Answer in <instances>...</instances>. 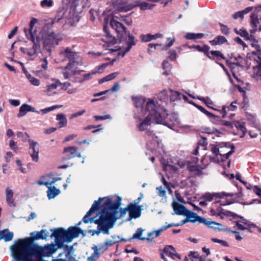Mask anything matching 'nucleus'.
Wrapping results in <instances>:
<instances>
[{
  "mask_svg": "<svg viewBox=\"0 0 261 261\" xmlns=\"http://www.w3.org/2000/svg\"><path fill=\"white\" fill-rule=\"evenodd\" d=\"M210 54L217 57H220L223 59H225L224 56L219 50H211Z\"/></svg>",
  "mask_w": 261,
  "mask_h": 261,
  "instance_id": "nucleus-60",
  "label": "nucleus"
},
{
  "mask_svg": "<svg viewBox=\"0 0 261 261\" xmlns=\"http://www.w3.org/2000/svg\"><path fill=\"white\" fill-rule=\"evenodd\" d=\"M227 39L223 36H218L213 40L210 41L212 45H218L224 44L227 42Z\"/></svg>",
  "mask_w": 261,
  "mask_h": 261,
  "instance_id": "nucleus-37",
  "label": "nucleus"
},
{
  "mask_svg": "<svg viewBox=\"0 0 261 261\" xmlns=\"http://www.w3.org/2000/svg\"><path fill=\"white\" fill-rule=\"evenodd\" d=\"M208 227L213 228L215 230H221L222 224L220 223H216L214 221H208L204 219V223H203Z\"/></svg>",
  "mask_w": 261,
  "mask_h": 261,
  "instance_id": "nucleus-38",
  "label": "nucleus"
},
{
  "mask_svg": "<svg viewBox=\"0 0 261 261\" xmlns=\"http://www.w3.org/2000/svg\"><path fill=\"white\" fill-rule=\"evenodd\" d=\"M60 86H61V89L62 90L67 91L69 89V87L71 86V84L69 82L61 83Z\"/></svg>",
  "mask_w": 261,
  "mask_h": 261,
  "instance_id": "nucleus-63",
  "label": "nucleus"
},
{
  "mask_svg": "<svg viewBox=\"0 0 261 261\" xmlns=\"http://www.w3.org/2000/svg\"><path fill=\"white\" fill-rule=\"evenodd\" d=\"M195 106L198 108L199 110L206 115L207 116L210 117L214 116L213 114L207 111L203 107L197 105H195Z\"/></svg>",
  "mask_w": 261,
  "mask_h": 261,
  "instance_id": "nucleus-51",
  "label": "nucleus"
},
{
  "mask_svg": "<svg viewBox=\"0 0 261 261\" xmlns=\"http://www.w3.org/2000/svg\"><path fill=\"white\" fill-rule=\"evenodd\" d=\"M17 137L21 138L23 141H28V140H30L29 139V136L26 133H23L22 132H17Z\"/></svg>",
  "mask_w": 261,
  "mask_h": 261,
  "instance_id": "nucleus-49",
  "label": "nucleus"
},
{
  "mask_svg": "<svg viewBox=\"0 0 261 261\" xmlns=\"http://www.w3.org/2000/svg\"><path fill=\"white\" fill-rule=\"evenodd\" d=\"M13 237V232L9 231L8 229L0 231V238H2V240L3 239L6 242L12 240Z\"/></svg>",
  "mask_w": 261,
  "mask_h": 261,
  "instance_id": "nucleus-32",
  "label": "nucleus"
},
{
  "mask_svg": "<svg viewBox=\"0 0 261 261\" xmlns=\"http://www.w3.org/2000/svg\"><path fill=\"white\" fill-rule=\"evenodd\" d=\"M197 98L201 101H202L205 104L210 108L215 110L219 111L220 110H217L213 107H212L211 106L213 104V101L208 97H197Z\"/></svg>",
  "mask_w": 261,
  "mask_h": 261,
  "instance_id": "nucleus-41",
  "label": "nucleus"
},
{
  "mask_svg": "<svg viewBox=\"0 0 261 261\" xmlns=\"http://www.w3.org/2000/svg\"><path fill=\"white\" fill-rule=\"evenodd\" d=\"M204 36V34L202 33H189L186 35V38L189 40L197 39L202 38Z\"/></svg>",
  "mask_w": 261,
  "mask_h": 261,
  "instance_id": "nucleus-44",
  "label": "nucleus"
},
{
  "mask_svg": "<svg viewBox=\"0 0 261 261\" xmlns=\"http://www.w3.org/2000/svg\"><path fill=\"white\" fill-rule=\"evenodd\" d=\"M28 112H35V108L27 104H23L20 108L19 113L17 114V117H22Z\"/></svg>",
  "mask_w": 261,
  "mask_h": 261,
  "instance_id": "nucleus-26",
  "label": "nucleus"
},
{
  "mask_svg": "<svg viewBox=\"0 0 261 261\" xmlns=\"http://www.w3.org/2000/svg\"><path fill=\"white\" fill-rule=\"evenodd\" d=\"M156 190H158V195L162 198H166V192L165 190L162 187H159L156 188Z\"/></svg>",
  "mask_w": 261,
  "mask_h": 261,
  "instance_id": "nucleus-48",
  "label": "nucleus"
},
{
  "mask_svg": "<svg viewBox=\"0 0 261 261\" xmlns=\"http://www.w3.org/2000/svg\"><path fill=\"white\" fill-rule=\"evenodd\" d=\"M170 99L172 101L180 100L181 99H185L186 98V96H185L183 94H181V93L176 91L170 90Z\"/></svg>",
  "mask_w": 261,
  "mask_h": 261,
  "instance_id": "nucleus-31",
  "label": "nucleus"
},
{
  "mask_svg": "<svg viewBox=\"0 0 261 261\" xmlns=\"http://www.w3.org/2000/svg\"><path fill=\"white\" fill-rule=\"evenodd\" d=\"M28 141L30 143L29 153L33 161L37 162L39 159V144L38 142L33 140H28Z\"/></svg>",
  "mask_w": 261,
  "mask_h": 261,
  "instance_id": "nucleus-16",
  "label": "nucleus"
},
{
  "mask_svg": "<svg viewBox=\"0 0 261 261\" xmlns=\"http://www.w3.org/2000/svg\"><path fill=\"white\" fill-rule=\"evenodd\" d=\"M142 205H137L136 200H134L132 203L128 205L126 210L129 213V220L132 219H137L140 217L141 211L142 210Z\"/></svg>",
  "mask_w": 261,
  "mask_h": 261,
  "instance_id": "nucleus-12",
  "label": "nucleus"
},
{
  "mask_svg": "<svg viewBox=\"0 0 261 261\" xmlns=\"http://www.w3.org/2000/svg\"><path fill=\"white\" fill-rule=\"evenodd\" d=\"M94 118L96 120H103L112 119V117L110 115H105L104 116H94Z\"/></svg>",
  "mask_w": 261,
  "mask_h": 261,
  "instance_id": "nucleus-54",
  "label": "nucleus"
},
{
  "mask_svg": "<svg viewBox=\"0 0 261 261\" xmlns=\"http://www.w3.org/2000/svg\"><path fill=\"white\" fill-rule=\"evenodd\" d=\"M165 255L172 259H174L175 257L180 259V255L176 252L175 249L171 245L166 246L164 248L163 253H161V258L165 261H168L167 258L165 257Z\"/></svg>",
  "mask_w": 261,
  "mask_h": 261,
  "instance_id": "nucleus-14",
  "label": "nucleus"
},
{
  "mask_svg": "<svg viewBox=\"0 0 261 261\" xmlns=\"http://www.w3.org/2000/svg\"><path fill=\"white\" fill-rule=\"evenodd\" d=\"M156 112V115L158 117L162 118L163 123H159V124H162L164 125H166L169 127L171 128L174 125L178 123V117L175 114H167L166 110L161 107L156 101V109H155Z\"/></svg>",
  "mask_w": 261,
  "mask_h": 261,
  "instance_id": "nucleus-9",
  "label": "nucleus"
},
{
  "mask_svg": "<svg viewBox=\"0 0 261 261\" xmlns=\"http://www.w3.org/2000/svg\"><path fill=\"white\" fill-rule=\"evenodd\" d=\"M60 179H61V178H54L53 179V180L51 181H50V182L45 181L43 183V185H45L46 187H47L48 189H49V188H53V187H51V185L55 183V182H56L58 180H60Z\"/></svg>",
  "mask_w": 261,
  "mask_h": 261,
  "instance_id": "nucleus-56",
  "label": "nucleus"
},
{
  "mask_svg": "<svg viewBox=\"0 0 261 261\" xmlns=\"http://www.w3.org/2000/svg\"><path fill=\"white\" fill-rule=\"evenodd\" d=\"M154 6L153 4H150L146 2H142L139 5L141 10L143 11L152 9Z\"/></svg>",
  "mask_w": 261,
  "mask_h": 261,
  "instance_id": "nucleus-46",
  "label": "nucleus"
},
{
  "mask_svg": "<svg viewBox=\"0 0 261 261\" xmlns=\"http://www.w3.org/2000/svg\"><path fill=\"white\" fill-rule=\"evenodd\" d=\"M118 75V72H114V73H111V74L107 75L106 76H105V80H106L107 82L112 80L114 79L115 77H116V76Z\"/></svg>",
  "mask_w": 261,
  "mask_h": 261,
  "instance_id": "nucleus-57",
  "label": "nucleus"
},
{
  "mask_svg": "<svg viewBox=\"0 0 261 261\" xmlns=\"http://www.w3.org/2000/svg\"><path fill=\"white\" fill-rule=\"evenodd\" d=\"M132 100L137 108L140 109L144 115H147L146 118L137 125L140 131H144L152 123L159 124L163 123V121L156 115V101L154 99H145L143 97H133Z\"/></svg>",
  "mask_w": 261,
  "mask_h": 261,
  "instance_id": "nucleus-2",
  "label": "nucleus"
},
{
  "mask_svg": "<svg viewBox=\"0 0 261 261\" xmlns=\"http://www.w3.org/2000/svg\"><path fill=\"white\" fill-rule=\"evenodd\" d=\"M37 22V19L34 18H32V19H31V21H30V29H29V30H28L26 29L27 31L28 32H31V33H33V32H32L33 28V27H34V26L35 24ZM24 29H25V28Z\"/></svg>",
  "mask_w": 261,
  "mask_h": 261,
  "instance_id": "nucleus-59",
  "label": "nucleus"
},
{
  "mask_svg": "<svg viewBox=\"0 0 261 261\" xmlns=\"http://www.w3.org/2000/svg\"><path fill=\"white\" fill-rule=\"evenodd\" d=\"M77 148L74 146L65 147L64 149V153L68 159H71L75 157L81 158V154L77 152Z\"/></svg>",
  "mask_w": 261,
  "mask_h": 261,
  "instance_id": "nucleus-17",
  "label": "nucleus"
},
{
  "mask_svg": "<svg viewBox=\"0 0 261 261\" xmlns=\"http://www.w3.org/2000/svg\"><path fill=\"white\" fill-rule=\"evenodd\" d=\"M56 240L57 244H48L43 247H40L33 244L31 238H27L20 240L25 244L29 245L32 251L36 254V257H42L44 256H50L56 252L58 248L61 247L62 244L61 241Z\"/></svg>",
  "mask_w": 261,
  "mask_h": 261,
  "instance_id": "nucleus-5",
  "label": "nucleus"
},
{
  "mask_svg": "<svg viewBox=\"0 0 261 261\" xmlns=\"http://www.w3.org/2000/svg\"><path fill=\"white\" fill-rule=\"evenodd\" d=\"M96 248L97 249V252L101 251V252H103L106 250L108 249V247L107 246V245H105V243L101 244L99 245L98 247L96 246Z\"/></svg>",
  "mask_w": 261,
  "mask_h": 261,
  "instance_id": "nucleus-61",
  "label": "nucleus"
},
{
  "mask_svg": "<svg viewBox=\"0 0 261 261\" xmlns=\"http://www.w3.org/2000/svg\"><path fill=\"white\" fill-rule=\"evenodd\" d=\"M83 233V231L81 228L71 226L67 230L61 228L55 229L51 236L62 244L64 242H71L74 238L78 237Z\"/></svg>",
  "mask_w": 261,
  "mask_h": 261,
  "instance_id": "nucleus-6",
  "label": "nucleus"
},
{
  "mask_svg": "<svg viewBox=\"0 0 261 261\" xmlns=\"http://www.w3.org/2000/svg\"><path fill=\"white\" fill-rule=\"evenodd\" d=\"M13 191L10 189L8 187L6 189V201L9 205L11 206H14L15 203L14 201L13 197Z\"/></svg>",
  "mask_w": 261,
  "mask_h": 261,
  "instance_id": "nucleus-29",
  "label": "nucleus"
},
{
  "mask_svg": "<svg viewBox=\"0 0 261 261\" xmlns=\"http://www.w3.org/2000/svg\"><path fill=\"white\" fill-rule=\"evenodd\" d=\"M174 213L178 215L185 216L188 210L183 205L177 202L173 201L172 203Z\"/></svg>",
  "mask_w": 261,
  "mask_h": 261,
  "instance_id": "nucleus-24",
  "label": "nucleus"
},
{
  "mask_svg": "<svg viewBox=\"0 0 261 261\" xmlns=\"http://www.w3.org/2000/svg\"><path fill=\"white\" fill-rule=\"evenodd\" d=\"M62 54L69 59V63L63 71L64 77L71 80L74 75L79 74L78 68L82 65L81 59L76 53L68 47L64 48Z\"/></svg>",
  "mask_w": 261,
  "mask_h": 261,
  "instance_id": "nucleus-4",
  "label": "nucleus"
},
{
  "mask_svg": "<svg viewBox=\"0 0 261 261\" xmlns=\"http://www.w3.org/2000/svg\"><path fill=\"white\" fill-rule=\"evenodd\" d=\"M252 7H247L244 10L241 11H238L237 13H234L233 15V18L234 19H237L238 18H243L245 15L248 14L249 12L252 11Z\"/></svg>",
  "mask_w": 261,
  "mask_h": 261,
  "instance_id": "nucleus-35",
  "label": "nucleus"
},
{
  "mask_svg": "<svg viewBox=\"0 0 261 261\" xmlns=\"http://www.w3.org/2000/svg\"><path fill=\"white\" fill-rule=\"evenodd\" d=\"M61 84V82L59 80L53 78L46 82L43 91L46 95L52 96L56 94L55 90Z\"/></svg>",
  "mask_w": 261,
  "mask_h": 261,
  "instance_id": "nucleus-11",
  "label": "nucleus"
},
{
  "mask_svg": "<svg viewBox=\"0 0 261 261\" xmlns=\"http://www.w3.org/2000/svg\"><path fill=\"white\" fill-rule=\"evenodd\" d=\"M220 149V147L218 148L216 146H213L211 148V151L212 152L215 154L216 157L217 158L218 161H220V157H219V151Z\"/></svg>",
  "mask_w": 261,
  "mask_h": 261,
  "instance_id": "nucleus-53",
  "label": "nucleus"
},
{
  "mask_svg": "<svg viewBox=\"0 0 261 261\" xmlns=\"http://www.w3.org/2000/svg\"><path fill=\"white\" fill-rule=\"evenodd\" d=\"M60 193V191L55 187H53L52 188H49L47 191V196L49 199L54 198Z\"/></svg>",
  "mask_w": 261,
  "mask_h": 261,
  "instance_id": "nucleus-39",
  "label": "nucleus"
},
{
  "mask_svg": "<svg viewBox=\"0 0 261 261\" xmlns=\"http://www.w3.org/2000/svg\"><path fill=\"white\" fill-rule=\"evenodd\" d=\"M221 27V31L222 34L224 35H228L229 34V29L226 26L221 23H219Z\"/></svg>",
  "mask_w": 261,
  "mask_h": 261,
  "instance_id": "nucleus-55",
  "label": "nucleus"
},
{
  "mask_svg": "<svg viewBox=\"0 0 261 261\" xmlns=\"http://www.w3.org/2000/svg\"><path fill=\"white\" fill-rule=\"evenodd\" d=\"M234 31L236 34L240 35L241 36L243 37L246 39H249V33L246 30L242 29L238 30L237 29L235 28Z\"/></svg>",
  "mask_w": 261,
  "mask_h": 261,
  "instance_id": "nucleus-45",
  "label": "nucleus"
},
{
  "mask_svg": "<svg viewBox=\"0 0 261 261\" xmlns=\"http://www.w3.org/2000/svg\"><path fill=\"white\" fill-rule=\"evenodd\" d=\"M79 71V74L74 75L70 80L71 81L75 83H82L86 80L90 79L92 75L97 73V72L92 71L87 74L81 75L80 73L81 71L80 70Z\"/></svg>",
  "mask_w": 261,
  "mask_h": 261,
  "instance_id": "nucleus-22",
  "label": "nucleus"
},
{
  "mask_svg": "<svg viewBox=\"0 0 261 261\" xmlns=\"http://www.w3.org/2000/svg\"><path fill=\"white\" fill-rule=\"evenodd\" d=\"M24 73L30 83L34 86H39L40 85V82L39 79L33 76L25 69H23Z\"/></svg>",
  "mask_w": 261,
  "mask_h": 261,
  "instance_id": "nucleus-33",
  "label": "nucleus"
},
{
  "mask_svg": "<svg viewBox=\"0 0 261 261\" xmlns=\"http://www.w3.org/2000/svg\"><path fill=\"white\" fill-rule=\"evenodd\" d=\"M24 32L26 37L32 41V45L30 47H20L21 51L30 57L37 56L38 54V50L40 48V38L39 37L35 38L33 33L28 32L26 29H24Z\"/></svg>",
  "mask_w": 261,
  "mask_h": 261,
  "instance_id": "nucleus-8",
  "label": "nucleus"
},
{
  "mask_svg": "<svg viewBox=\"0 0 261 261\" xmlns=\"http://www.w3.org/2000/svg\"><path fill=\"white\" fill-rule=\"evenodd\" d=\"M66 10L64 8H60L57 15L58 20L63 18L65 15Z\"/></svg>",
  "mask_w": 261,
  "mask_h": 261,
  "instance_id": "nucleus-52",
  "label": "nucleus"
},
{
  "mask_svg": "<svg viewBox=\"0 0 261 261\" xmlns=\"http://www.w3.org/2000/svg\"><path fill=\"white\" fill-rule=\"evenodd\" d=\"M222 124L231 128L235 126L236 128L240 129L243 133H245L246 131V128L244 124L237 121H231L224 120L222 122Z\"/></svg>",
  "mask_w": 261,
  "mask_h": 261,
  "instance_id": "nucleus-23",
  "label": "nucleus"
},
{
  "mask_svg": "<svg viewBox=\"0 0 261 261\" xmlns=\"http://www.w3.org/2000/svg\"><path fill=\"white\" fill-rule=\"evenodd\" d=\"M257 65L252 68V76L255 80L261 81V58L258 56L255 59Z\"/></svg>",
  "mask_w": 261,
  "mask_h": 261,
  "instance_id": "nucleus-18",
  "label": "nucleus"
},
{
  "mask_svg": "<svg viewBox=\"0 0 261 261\" xmlns=\"http://www.w3.org/2000/svg\"><path fill=\"white\" fill-rule=\"evenodd\" d=\"M258 23V20L257 16L255 14H252L250 16V24L252 29L250 30L251 34H254L256 31Z\"/></svg>",
  "mask_w": 261,
  "mask_h": 261,
  "instance_id": "nucleus-30",
  "label": "nucleus"
},
{
  "mask_svg": "<svg viewBox=\"0 0 261 261\" xmlns=\"http://www.w3.org/2000/svg\"><path fill=\"white\" fill-rule=\"evenodd\" d=\"M168 41L169 42L165 45V47L163 48L164 49L167 50L173 45V42H174V38H168Z\"/></svg>",
  "mask_w": 261,
  "mask_h": 261,
  "instance_id": "nucleus-62",
  "label": "nucleus"
},
{
  "mask_svg": "<svg viewBox=\"0 0 261 261\" xmlns=\"http://www.w3.org/2000/svg\"><path fill=\"white\" fill-rule=\"evenodd\" d=\"M62 106L60 105H56V106H53L50 107L46 108L44 109L41 110V111L42 112L43 114H45L51 111L54 110L56 109L61 108Z\"/></svg>",
  "mask_w": 261,
  "mask_h": 261,
  "instance_id": "nucleus-50",
  "label": "nucleus"
},
{
  "mask_svg": "<svg viewBox=\"0 0 261 261\" xmlns=\"http://www.w3.org/2000/svg\"><path fill=\"white\" fill-rule=\"evenodd\" d=\"M225 196L226 197H232L234 196V194L232 193H226L225 192H220V193H211L209 192L205 193L204 194L202 195V198L205 200L206 201L211 202L214 199L217 198H223Z\"/></svg>",
  "mask_w": 261,
  "mask_h": 261,
  "instance_id": "nucleus-13",
  "label": "nucleus"
},
{
  "mask_svg": "<svg viewBox=\"0 0 261 261\" xmlns=\"http://www.w3.org/2000/svg\"><path fill=\"white\" fill-rule=\"evenodd\" d=\"M103 199V198H99L98 200H96L93 203L90 209L87 212L86 215L83 219V221L87 223L90 221L89 217L97 210L98 209L99 206L101 201Z\"/></svg>",
  "mask_w": 261,
  "mask_h": 261,
  "instance_id": "nucleus-20",
  "label": "nucleus"
},
{
  "mask_svg": "<svg viewBox=\"0 0 261 261\" xmlns=\"http://www.w3.org/2000/svg\"><path fill=\"white\" fill-rule=\"evenodd\" d=\"M187 168L193 176H200L202 174V168L198 166L189 165Z\"/></svg>",
  "mask_w": 261,
  "mask_h": 261,
  "instance_id": "nucleus-27",
  "label": "nucleus"
},
{
  "mask_svg": "<svg viewBox=\"0 0 261 261\" xmlns=\"http://www.w3.org/2000/svg\"><path fill=\"white\" fill-rule=\"evenodd\" d=\"M162 34L160 33H157L154 35H151L149 34H146L145 35H142L141 36V39L144 42H149L153 39H155L159 38L162 37Z\"/></svg>",
  "mask_w": 261,
  "mask_h": 261,
  "instance_id": "nucleus-34",
  "label": "nucleus"
},
{
  "mask_svg": "<svg viewBox=\"0 0 261 261\" xmlns=\"http://www.w3.org/2000/svg\"><path fill=\"white\" fill-rule=\"evenodd\" d=\"M185 216L188 218L189 222L192 223L198 222L199 223H204V219L191 211H188Z\"/></svg>",
  "mask_w": 261,
  "mask_h": 261,
  "instance_id": "nucleus-21",
  "label": "nucleus"
},
{
  "mask_svg": "<svg viewBox=\"0 0 261 261\" xmlns=\"http://www.w3.org/2000/svg\"><path fill=\"white\" fill-rule=\"evenodd\" d=\"M120 200L118 201H112L110 199L104 203L105 208L102 210L98 219L95 223L97 224V230H90L92 236L99 235L100 232L109 234V230L114 227L116 220L119 218Z\"/></svg>",
  "mask_w": 261,
  "mask_h": 261,
  "instance_id": "nucleus-1",
  "label": "nucleus"
},
{
  "mask_svg": "<svg viewBox=\"0 0 261 261\" xmlns=\"http://www.w3.org/2000/svg\"><path fill=\"white\" fill-rule=\"evenodd\" d=\"M10 249L15 261H43L41 257H36L30 246L20 240L11 246Z\"/></svg>",
  "mask_w": 261,
  "mask_h": 261,
  "instance_id": "nucleus-3",
  "label": "nucleus"
},
{
  "mask_svg": "<svg viewBox=\"0 0 261 261\" xmlns=\"http://www.w3.org/2000/svg\"><path fill=\"white\" fill-rule=\"evenodd\" d=\"M129 1V0H120L117 8V11L120 12H125L132 10L135 5Z\"/></svg>",
  "mask_w": 261,
  "mask_h": 261,
  "instance_id": "nucleus-19",
  "label": "nucleus"
},
{
  "mask_svg": "<svg viewBox=\"0 0 261 261\" xmlns=\"http://www.w3.org/2000/svg\"><path fill=\"white\" fill-rule=\"evenodd\" d=\"M109 64L105 63L102 64L101 66H99L97 68V70L95 71L94 72H97V73H100L102 72V71L108 66Z\"/></svg>",
  "mask_w": 261,
  "mask_h": 261,
  "instance_id": "nucleus-64",
  "label": "nucleus"
},
{
  "mask_svg": "<svg viewBox=\"0 0 261 261\" xmlns=\"http://www.w3.org/2000/svg\"><path fill=\"white\" fill-rule=\"evenodd\" d=\"M144 231V230L141 228H138L137 230H136V232L133 234L131 239H138L140 240H148L147 237L145 238V237H141L142 234Z\"/></svg>",
  "mask_w": 261,
  "mask_h": 261,
  "instance_id": "nucleus-42",
  "label": "nucleus"
},
{
  "mask_svg": "<svg viewBox=\"0 0 261 261\" xmlns=\"http://www.w3.org/2000/svg\"><path fill=\"white\" fill-rule=\"evenodd\" d=\"M212 241L215 243H220L222 246H228V243L225 241H224L222 240H219V239H218L216 238H212Z\"/></svg>",
  "mask_w": 261,
  "mask_h": 261,
  "instance_id": "nucleus-58",
  "label": "nucleus"
},
{
  "mask_svg": "<svg viewBox=\"0 0 261 261\" xmlns=\"http://www.w3.org/2000/svg\"><path fill=\"white\" fill-rule=\"evenodd\" d=\"M234 147L233 145L230 147L225 144L220 147L219 151L220 161H224L234 152Z\"/></svg>",
  "mask_w": 261,
  "mask_h": 261,
  "instance_id": "nucleus-15",
  "label": "nucleus"
},
{
  "mask_svg": "<svg viewBox=\"0 0 261 261\" xmlns=\"http://www.w3.org/2000/svg\"><path fill=\"white\" fill-rule=\"evenodd\" d=\"M165 230H166V227H163V226H162L161 228L157 230H154L151 232H149L147 235L148 240H152L154 238L158 237L161 234V232Z\"/></svg>",
  "mask_w": 261,
  "mask_h": 261,
  "instance_id": "nucleus-40",
  "label": "nucleus"
},
{
  "mask_svg": "<svg viewBox=\"0 0 261 261\" xmlns=\"http://www.w3.org/2000/svg\"><path fill=\"white\" fill-rule=\"evenodd\" d=\"M251 45L254 48V50L252 51V54L256 55L257 57L259 56L261 58V48L258 44L257 42H253Z\"/></svg>",
  "mask_w": 261,
  "mask_h": 261,
  "instance_id": "nucleus-43",
  "label": "nucleus"
},
{
  "mask_svg": "<svg viewBox=\"0 0 261 261\" xmlns=\"http://www.w3.org/2000/svg\"><path fill=\"white\" fill-rule=\"evenodd\" d=\"M56 120L59 121L58 128H62L65 127L67 125V120L64 114L61 113L57 115Z\"/></svg>",
  "mask_w": 261,
  "mask_h": 261,
  "instance_id": "nucleus-28",
  "label": "nucleus"
},
{
  "mask_svg": "<svg viewBox=\"0 0 261 261\" xmlns=\"http://www.w3.org/2000/svg\"><path fill=\"white\" fill-rule=\"evenodd\" d=\"M110 24L112 28L116 31L118 35L120 36L122 39H125L126 37L128 38L127 40V46L125 51L119 53L120 55L124 56L126 53L130 50L132 47L135 45L134 37L130 35L129 31H126V29L123 23L114 19H112L111 20Z\"/></svg>",
  "mask_w": 261,
  "mask_h": 261,
  "instance_id": "nucleus-7",
  "label": "nucleus"
},
{
  "mask_svg": "<svg viewBox=\"0 0 261 261\" xmlns=\"http://www.w3.org/2000/svg\"><path fill=\"white\" fill-rule=\"evenodd\" d=\"M53 0H43L40 3V5L42 7H50L53 5Z\"/></svg>",
  "mask_w": 261,
  "mask_h": 261,
  "instance_id": "nucleus-47",
  "label": "nucleus"
},
{
  "mask_svg": "<svg viewBox=\"0 0 261 261\" xmlns=\"http://www.w3.org/2000/svg\"><path fill=\"white\" fill-rule=\"evenodd\" d=\"M237 101H233L231 103L230 105V106L228 107H227L226 106H223L222 108V109L221 110H220L219 112L221 113V114H222V117L224 118L226 113L227 111H233L237 108V106L236 104H237Z\"/></svg>",
  "mask_w": 261,
  "mask_h": 261,
  "instance_id": "nucleus-36",
  "label": "nucleus"
},
{
  "mask_svg": "<svg viewBox=\"0 0 261 261\" xmlns=\"http://www.w3.org/2000/svg\"><path fill=\"white\" fill-rule=\"evenodd\" d=\"M43 49L50 53L51 48L58 44L59 42L62 39V36L59 33L48 32L42 38Z\"/></svg>",
  "mask_w": 261,
  "mask_h": 261,
  "instance_id": "nucleus-10",
  "label": "nucleus"
},
{
  "mask_svg": "<svg viewBox=\"0 0 261 261\" xmlns=\"http://www.w3.org/2000/svg\"><path fill=\"white\" fill-rule=\"evenodd\" d=\"M31 236L34 240L46 239L49 236V232L45 229L40 231H35L31 233Z\"/></svg>",
  "mask_w": 261,
  "mask_h": 261,
  "instance_id": "nucleus-25",
  "label": "nucleus"
}]
</instances>
